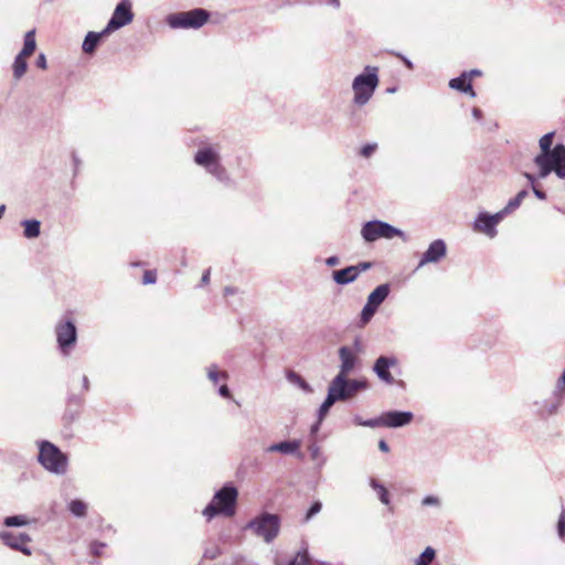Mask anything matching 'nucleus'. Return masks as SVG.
Masks as SVG:
<instances>
[{
    "instance_id": "ea45409f",
    "label": "nucleus",
    "mask_w": 565,
    "mask_h": 565,
    "mask_svg": "<svg viewBox=\"0 0 565 565\" xmlns=\"http://www.w3.org/2000/svg\"><path fill=\"white\" fill-rule=\"evenodd\" d=\"M84 404V397L74 393H70L66 399V406L81 411Z\"/></svg>"
},
{
    "instance_id": "4468645a",
    "label": "nucleus",
    "mask_w": 565,
    "mask_h": 565,
    "mask_svg": "<svg viewBox=\"0 0 565 565\" xmlns=\"http://www.w3.org/2000/svg\"><path fill=\"white\" fill-rule=\"evenodd\" d=\"M540 154L545 156L547 162L554 167V173L559 179L565 180V145L558 142L553 147L552 151Z\"/></svg>"
},
{
    "instance_id": "dca6fc26",
    "label": "nucleus",
    "mask_w": 565,
    "mask_h": 565,
    "mask_svg": "<svg viewBox=\"0 0 565 565\" xmlns=\"http://www.w3.org/2000/svg\"><path fill=\"white\" fill-rule=\"evenodd\" d=\"M218 161H221V156L212 146H204L194 154V162L206 171Z\"/></svg>"
},
{
    "instance_id": "bf43d9fd",
    "label": "nucleus",
    "mask_w": 565,
    "mask_h": 565,
    "mask_svg": "<svg viewBox=\"0 0 565 565\" xmlns=\"http://www.w3.org/2000/svg\"><path fill=\"white\" fill-rule=\"evenodd\" d=\"M309 451L313 460L317 459L321 454L320 447L317 444H311L309 446Z\"/></svg>"
},
{
    "instance_id": "a211bd4d",
    "label": "nucleus",
    "mask_w": 565,
    "mask_h": 565,
    "mask_svg": "<svg viewBox=\"0 0 565 565\" xmlns=\"http://www.w3.org/2000/svg\"><path fill=\"white\" fill-rule=\"evenodd\" d=\"M300 447V439H286L279 443L271 444L265 449V452H280L282 455H295L298 458H302Z\"/></svg>"
},
{
    "instance_id": "c9c22d12",
    "label": "nucleus",
    "mask_w": 565,
    "mask_h": 565,
    "mask_svg": "<svg viewBox=\"0 0 565 565\" xmlns=\"http://www.w3.org/2000/svg\"><path fill=\"white\" fill-rule=\"evenodd\" d=\"M435 557L436 550L431 546H427L415 559V565H431Z\"/></svg>"
},
{
    "instance_id": "39448f33",
    "label": "nucleus",
    "mask_w": 565,
    "mask_h": 565,
    "mask_svg": "<svg viewBox=\"0 0 565 565\" xmlns=\"http://www.w3.org/2000/svg\"><path fill=\"white\" fill-rule=\"evenodd\" d=\"M280 518L278 514L262 512L252 519L246 525V530H252L253 533L262 537L266 543L273 542L280 530Z\"/></svg>"
},
{
    "instance_id": "a878e982",
    "label": "nucleus",
    "mask_w": 565,
    "mask_h": 565,
    "mask_svg": "<svg viewBox=\"0 0 565 565\" xmlns=\"http://www.w3.org/2000/svg\"><path fill=\"white\" fill-rule=\"evenodd\" d=\"M337 402H339V399L335 397L333 391H331L328 387L327 396H326L324 401L321 403V405L319 406V408L317 411V417H319L320 420H324V418L328 416L331 407Z\"/></svg>"
},
{
    "instance_id": "6e6d98bb",
    "label": "nucleus",
    "mask_w": 565,
    "mask_h": 565,
    "mask_svg": "<svg viewBox=\"0 0 565 565\" xmlns=\"http://www.w3.org/2000/svg\"><path fill=\"white\" fill-rule=\"evenodd\" d=\"M35 65L41 70H45L47 67L46 56L44 53H40L38 55Z\"/></svg>"
},
{
    "instance_id": "393cba45",
    "label": "nucleus",
    "mask_w": 565,
    "mask_h": 565,
    "mask_svg": "<svg viewBox=\"0 0 565 565\" xmlns=\"http://www.w3.org/2000/svg\"><path fill=\"white\" fill-rule=\"evenodd\" d=\"M324 562L311 558L308 548H302L288 562L287 565H324Z\"/></svg>"
},
{
    "instance_id": "f704fd0d",
    "label": "nucleus",
    "mask_w": 565,
    "mask_h": 565,
    "mask_svg": "<svg viewBox=\"0 0 565 565\" xmlns=\"http://www.w3.org/2000/svg\"><path fill=\"white\" fill-rule=\"evenodd\" d=\"M29 518L24 514L9 515L3 519V525L7 527H21L28 525Z\"/></svg>"
},
{
    "instance_id": "c85d7f7f",
    "label": "nucleus",
    "mask_w": 565,
    "mask_h": 565,
    "mask_svg": "<svg viewBox=\"0 0 565 565\" xmlns=\"http://www.w3.org/2000/svg\"><path fill=\"white\" fill-rule=\"evenodd\" d=\"M369 484L377 493L379 500L383 504L388 505L391 503L390 492L383 483L374 478H371Z\"/></svg>"
},
{
    "instance_id": "0e129e2a",
    "label": "nucleus",
    "mask_w": 565,
    "mask_h": 565,
    "mask_svg": "<svg viewBox=\"0 0 565 565\" xmlns=\"http://www.w3.org/2000/svg\"><path fill=\"white\" fill-rule=\"evenodd\" d=\"M467 76V78H470V81L472 79V77H476V76H481L482 72L478 68H472L470 71H465L463 72Z\"/></svg>"
},
{
    "instance_id": "9b49d317",
    "label": "nucleus",
    "mask_w": 565,
    "mask_h": 565,
    "mask_svg": "<svg viewBox=\"0 0 565 565\" xmlns=\"http://www.w3.org/2000/svg\"><path fill=\"white\" fill-rule=\"evenodd\" d=\"M397 364L398 360L395 355H380L374 361L372 370L383 383L391 385L395 380L390 370L397 366Z\"/></svg>"
},
{
    "instance_id": "4be33fe9",
    "label": "nucleus",
    "mask_w": 565,
    "mask_h": 565,
    "mask_svg": "<svg viewBox=\"0 0 565 565\" xmlns=\"http://www.w3.org/2000/svg\"><path fill=\"white\" fill-rule=\"evenodd\" d=\"M390 292H391V285L388 282L381 284L377 287H375L374 290H372L370 292V295L367 296L366 302L370 303L372 307L379 309L380 306L388 297Z\"/></svg>"
},
{
    "instance_id": "b1692460",
    "label": "nucleus",
    "mask_w": 565,
    "mask_h": 565,
    "mask_svg": "<svg viewBox=\"0 0 565 565\" xmlns=\"http://www.w3.org/2000/svg\"><path fill=\"white\" fill-rule=\"evenodd\" d=\"M23 227V236L28 239H33L41 234V222L36 218H28L21 222Z\"/></svg>"
},
{
    "instance_id": "6e6552de",
    "label": "nucleus",
    "mask_w": 565,
    "mask_h": 565,
    "mask_svg": "<svg viewBox=\"0 0 565 565\" xmlns=\"http://www.w3.org/2000/svg\"><path fill=\"white\" fill-rule=\"evenodd\" d=\"M57 348L62 355L68 356L77 342V327L72 319H62L55 326Z\"/></svg>"
},
{
    "instance_id": "680f3d73",
    "label": "nucleus",
    "mask_w": 565,
    "mask_h": 565,
    "mask_svg": "<svg viewBox=\"0 0 565 565\" xmlns=\"http://www.w3.org/2000/svg\"><path fill=\"white\" fill-rule=\"evenodd\" d=\"M322 422L323 420H320L319 417H317V420L310 427V435H316L320 430Z\"/></svg>"
},
{
    "instance_id": "864d4df0",
    "label": "nucleus",
    "mask_w": 565,
    "mask_h": 565,
    "mask_svg": "<svg viewBox=\"0 0 565 565\" xmlns=\"http://www.w3.org/2000/svg\"><path fill=\"white\" fill-rule=\"evenodd\" d=\"M232 565H257V563H255L254 561L248 559L244 556L238 555L233 558Z\"/></svg>"
},
{
    "instance_id": "5701e85b",
    "label": "nucleus",
    "mask_w": 565,
    "mask_h": 565,
    "mask_svg": "<svg viewBox=\"0 0 565 565\" xmlns=\"http://www.w3.org/2000/svg\"><path fill=\"white\" fill-rule=\"evenodd\" d=\"M448 85L451 89L468 94L470 97H476L470 78H467L463 72L458 77L451 78Z\"/></svg>"
},
{
    "instance_id": "052dcab7",
    "label": "nucleus",
    "mask_w": 565,
    "mask_h": 565,
    "mask_svg": "<svg viewBox=\"0 0 565 565\" xmlns=\"http://www.w3.org/2000/svg\"><path fill=\"white\" fill-rule=\"evenodd\" d=\"M532 191L534 193V195L539 199V200H546V192L536 188L535 185L532 186Z\"/></svg>"
},
{
    "instance_id": "4d7b16f0",
    "label": "nucleus",
    "mask_w": 565,
    "mask_h": 565,
    "mask_svg": "<svg viewBox=\"0 0 565 565\" xmlns=\"http://www.w3.org/2000/svg\"><path fill=\"white\" fill-rule=\"evenodd\" d=\"M354 266H355L356 271H359V275H360L361 273L369 270L373 266V264L371 262H361Z\"/></svg>"
},
{
    "instance_id": "e433bc0d",
    "label": "nucleus",
    "mask_w": 565,
    "mask_h": 565,
    "mask_svg": "<svg viewBox=\"0 0 565 565\" xmlns=\"http://www.w3.org/2000/svg\"><path fill=\"white\" fill-rule=\"evenodd\" d=\"M529 195V191L526 189L521 190L514 198L510 199L507 203L505 207L507 211L510 213L518 209L522 201Z\"/></svg>"
},
{
    "instance_id": "6ab92c4d",
    "label": "nucleus",
    "mask_w": 565,
    "mask_h": 565,
    "mask_svg": "<svg viewBox=\"0 0 565 565\" xmlns=\"http://www.w3.org/2000/svg\"><path fill=\"white\" fill-rule=\"evenodd\" d=\"M109 35L110 33H107L105 28L99 32H87L82 43L83 52L85 54L93 55L96 52L97 47L100 45L102 41Z\"/></svg>"
},
{
    "instance_id": "20e7f679",
    "label": "nucleus",
    "mask_w": 565,
    "mask_h": 565,
    "mask_svg": "<svg viewBox=\"0 0 565 565\" xmlns=\"http://www.w3.org/2000/svg\"><path fill=\"white\" fill-rule=\"evenodd\" d=\"M211 18L210 11L203 8H195L189 11H179L170 13L166 18L167 24L171 29H194L202 28Z\"/></svg>"
},
{
    "instance_id": "a18cd8bd",
    "label": "nucleus",
    "mask_w": 565,
    "mask_h": 565,
    "mask_svg": "<svg viewBox=\"0 0 565 565\" xmlns=\"http://www.w3.org/2000/svg\"><path fill=\"white\" fill-rule=\"evenodd\" d=\"M107 546L105 542L95 540L89 543V553L93 556H100L103 554V550Z\"/></svg>"
},
{
    "instance_id": "7c9ffc66",
    "label": "nucleus",
    "mask_w": 565,
    "mask_h": 565,
    "mask_svg": "<svg viewBox=\"0 0 565 565\" xmlns=\"http://www.w3.org/2000/svg\"><path fill=\"white\" fill-rule=\"evenodd\" d=\"M206 172L212 174L218 182L225 185H230L232 182L226 169L223 167L221 161L210 168Z\"/></svg>"
},
{
    "instance_id": "37998d69",
    "label": "nucleus",
    "mask_w": 565,
    "mask_h": 565,
    "mask_svg": "<svg viewBox=\"0 0 565 565\" xmlns=\"http://www.w3.org/2000/svg\"><path fill=\"white\" fill-rule=\"evenodd\" d=\"M557 535L562 541H565V508L562 507V511L559 513L557 524H556Z\"/></svg>"
},
{
    "instance_id": "c03bdc74",
    "label": "nucleus",
    "mask_w": 565,
    "mask_h": 565,
    "mask_svg": "<svg viewBox=\"0 0 565 565\" xmlns=\"http://www.w3.org/2000/svg\"><path fill=\"white\" fill-rule=\"evenodd\" d=\"M376 311V308L372 307L370 303L366 302L361 311V321L363 323H367L373 318Z\"/></svg>"
},
{
    "instance_id": "f257e3e1",
    "label": "nucleus",
    "mask_w": 565,
    "mask_h": 565,
    "mask_svg": "<svg viewBox=\"0 0 565 565\" xmlns=\"http://www.w3.org/2000/svg\"><path fill=\"white\" fill-rule=\"evenodd\" d=\"M238 490L233 482H225L215 491L211 502L203 509L202 514L207 521L217 515L233 516L236 513Z\"/></svg>"
},
{
    "instance_id": "58836bf2",
    "label": "nucleus",
    "mask_w": 565,
    "mask_h": 565,
    "mask_svg": "<svg viewBox=\"0 0 565 565\" xmlns=\"http://www.w3.org/2000/svg\"><path fill=\"white\" fill-rule=\"evenodd\" d=\"M553 138H554V132H547L540 138L541 153H547V152L552 151Z\"/></svg>"
},
{
    "instance_id": "774afa93",
    "label": "nucleus",
    "mask_w": 565,
    "mask_h": 565,
    "mask_svg": "<svg viewBox=\"0 0 565 565\" xmlns=\"http://www.w3.org/2000/svg\"><path fill=\"white\" fill-rule=\"evenodd\" d=\"M471 113H472V117L478 121L481 120L483 117L482 110L478 107H473Z\"/></svg>"
},
{
    "instance_id": "423d86ee",
    "label": "nucleus",
    "mask_w": 565,
    "mask_h": 565,
    "mask_svg": "<svg viewBox=\"0 0 565 565\" xmlns=\"http://www.w3.org/2000/svg\"><path fill=\"white\" fill-rule=\"evenodd\" d=\"M329 388L333 391L339 402H345L353 398L359 392L369 388L366 379H350L342 374H337L329 384Z\"/></svg>"
},
{
    "instance_id": "9d476101",
    "label": "nucleus",
    "mask_w": 565,
    "mask_h": 565,
    "mask_svg": "<svg viewBox=\"0 0 565 565\" xmlns=\"http://www.w3.org/2000/svg\"><path fill=\"white\" fill-rule=\"evenodd\" d=\"M0 540L6 546L13 551H18L25 556L32 555V550L28 546V543L31 542L32 539L26 533L14 534L10 531H1Z\"/></svg>"
},
{
    "instance_id": "09e8293b",
    "label": "nucleus",
    "mask_w": 565,
    "mask_h": 565,
    "mask_svg": "<svg viewBox=\"0 0 565 565\" xmlns=\"http://www.w3.org/2000/svg\"><path fill=\"white\" fill-rule=\"evenodd\" d=\"M221 553H222V551L218 546H212V547L205 548V551L203 553V557L206 559H215L216 557H218L221 555Z\"/></svg>"
},
{
    "instance_id": "f8f14e48",
    "label": "nucleus",
    "mask_w": 565,
    "mask_h": 565,
    "mask_svg": "<svg viewBox=\"0 0 565 565\" xmlns=\"http://www.w3.org/2000/svg\"><path fill=\"white\" fill-rule=\"evenodd\" d=\"M565 396L564 394H558L553 391L552 395L548 398L542 401H535V414L541 418H546L548 416L555 415L558 412V408L563 404Z\"/></svg>"
},
{
    "instance_id": "49530a36",
    "label": "nucleus",
    "mask_w": 565,
    "mask_h": 565,
    "mask_svg": "<svg viewBox=\"0 0 565 565\" xmlns=\"http://www.w3.org/2000/svg\"><path fill=\"white\" fill-rule=\"evenodd\" d=\"M422 505L423 507H434V508H440L441 507V500L439 497L429 494L422 499Z\"/></svg>"
},
{
    "instance_id": "de8ad7c7",
    "label": "nucleus",
    "mask_w": 565,
    "mask_h": 565,
    "mask_svg": "<svg viewBox=\"0 0 565 565\" xmlns=\"http://www.w3.org/2000/svg\"><path fill=\"white\" fill-rule=\"evenodd\" d=\"M376 149H377V143H375V142L365 143L364 146H362L360 148L359 153L363 158H370L371 156H373V153L376 151Z\"/></svg>"
},
{
    "instance_id": "c756f323",
    "label": "nucleus",
    "mask_w": 565,
    "mask_h": 565,
    "mask_svg": "<svg viewBox=\"0 0 565 565\" xmlns=\"http://www.w3.org/2000/svg\"><path fill=\"white\" fill-rule=\"evenodd\" d=\"M353 423L356 426H363V427H370V428H376L384 426L385 427V417L384 413H382L379 417L363 419L360 415H355L353 417Z\"/></svg>"
},
{
    "instance_id": "72a5a7b5",
    "label": "nucleus",
    "mask_w": 565,
    "mask_h": 565,
    "mask_svg": "<svg viewBox=\"0 0 565 565\" xmlns=\"http://www.w3.org/2000/svg\"><path fill=\"white\" fill-rule=\"evenodd\" d=\"M534 163L539 167V178L541 179H545L551 172H554V167L547 162L545 156H541L540 153L535 156Z\"/></svg>"
},
{
    "instance_id": "a19ab883",
    "label": "nucleus",
    "mask_w": 565,
    "mask_h": 565,
    "mask_svg": "<svg viewBox=\"0 0 565 565\" xmlns=\"http://www.w3.org/2000/svg\"><path fill=\"white\" fill-rule=\"evenodd\" d=\"M227 376H228L227 373H225V372L221 373L217 370V366L215 364L211 365L207 369V377L214 384H216L218 382L220 377L227 379Z\"/></svg>"
},
{
    "instance_id": "603ef678",
    "label": "nucleus",
    "mask_w": 565,
    "mask_h": 565,
    "mask_svg": "<svg viewBox=\"0 0 565 565\" xmlns=\"http://www.w3.org/2000/svg\"><path fill=\"white\" fill-rule=\"evenodd\" d=\"M554 391L557 392L558 394H564V396H565V370L563 371L562 375L557 380Z\"/></svg>"
},
{
    "instance_id": "412c9836",
    "label": "nucleus",
    "mask_w": 565,
    "mask_h": 565,
    "mask_svg": "<svg viewBox=\"0 0 565 565\" xmlns=\"http://www.w3.org/2000/svg\"><path fill=\"white\" fill-rule=\"evenodd\" d=\"M358 277L359 271H356L355 266L353 265L332 271L333 281L340 286L349 285L355 281Z\"/></svg>"
},
{
    "instance_id": "7ed1b4c3",
    "label": "nucleus",
    "mask_w": 565,
    "mask_h": 565,
    "mask_svg": "<svg viewBox=\"0 0 565 565\" xmlns=\"http://www.w3.org/2000/svg\"><path fill=\"white\" fill-rule=\"evenodd\" d=\"M380 83L379 68L366 65L362 73L356 75L352 82L354 92L353 103L358 106H364L374 95Z\"/></svg>"
},
{
    "instance_id": "ddd939ff",
    "label": "nucleus",
    "mask_w": 565,
    "mask_h": 565,
    "mask_svg": "<svg viewBox=\"0 0 565 565\" xmlns=\"http://www.w3.org/2000/svg\"><path fill=\"white\" fill-rule=\"evenodd\" d=\"M447 254V245L446 242L441 238H437L433 241L428 248L423 253L420 260L417 265V268H420L430 263H438Z\"/></svg>"
},
{
    "instance_id": "3c124183",
    "label": "nucleus",
    "mask_w": 565,
    "mask_h": 565,
    "mask_svg": "<svg viewBox=\"0 0 565 565\" xmlns=\"http://www.w3.org/2000/svg\"><path fill=\"white\" fill-rule=\"evenodd\" d=\"M510 212L507 211V207L504 206L501 211L490 214V217L494 221V227L497 228V225L503 220V217L509 214Z\"/></svg>"
},
{
    "instance_id": "f3484780",
    "label": "nucleus",
    "mask_w": 565,
    "mask_h": 565,
    "mask_svg": "<svg viewBox=\"0 0 565 565\" xmlns=\"http://www.w3.org/2000/svg\"><path fill=\"white\" fill-rule=\"evenodd\" d=\"M340 370L338 374L348 376L356 366L358 355L350 347L342 345L339 348Z\"/></svg>"
},
{
    "instance_id": "8fccbe9b",
    "label": "nucleus",
    "mask_w": 565,
    "mask_h": 565,
    "mask_svg": "<svg viewBox=\"0 0 565 565\" xmlns=\"http://www.w3.org/2000/svg\"><path fill=\"white\" fill-rule=\"evenodd\" d=\"M157 281V271L156 270H146L142 276L143 285H152Z\"/></svg>"
},
{
    "instance_id": "338daca9",
    "label": "nucleus",
    "mask_w": 565,
    "mask_h": 565,
    "mask_svg": "<svg viewBox=\"0 0 565 565\" xmlns=\"http://www.w3.org/2000/svg\"><path fill=\"white\" fill-rule=\"evenodd\" d=\"M210 276H211V269L207 268L203 271L202 274V277H201V285H206L209 284L210 281Z\"/></svg>"
},
{
    "instance_id": "aec40b11",
    "label": "nucleus",
    "mask_w": 565,
    "mask_h": 565,
    "mask_svg": "<svg viewBox=\"0 0 565 565\" xmlns=\"http://www.w3.org/2000/svg\"><path fill=\"white\" fill-rule=\"evenodd\" d=\"M473 228L475 231L487 234L489 237H494L497 235L494 221L492 217H490V213L488 212L478 213L473 221Z\"/></svg>"
},
{
    "instance_id": "1a4fd4ad",
    "label": "nucleus",
    "mask_w": 565,
    "mask_h": 565,
    "mask_svg": "<svg viewBox=\"0 0 565 565\" xmlns=\"http://www.w3.org/2000/svg\"><path fill=\"white\" fill-rule=\"evenodd\" d=\"M132 3L130 0H119L116 4L115 10L108 20L105 29L107 33H114L115 31L128 25L134 20Z\"/></svg>"
},
{
    "instance_id": "cd10ccee",
    "label": "nucleus",
    "mask_w": 565,
    "mask_h": 565,
    "mask_svg": "<svg viewBox=\"0 0 565 565\" xmlns=\"http://www.w3.org/2000/svg\"><path fill=\"white\" fill-rule=\"evenodd\" d=\"M67 510L75 518L83 519L87 515L88 505L81 499H73L68 502Z\"/></svg>"
},
{
    "instance_id": "5fc2aeb1",
    "label": "nucleus",
    "mask_w": 565,
    "mask_h": 565,
    "mask_svg": "<svg viewBox=\"0 0 565 565\" xmlns=\"http://www.w3.org/2000/svg\"><path fill=\"white\" fill-rule=\"evenodd\" d=\"M392 54L395 55L396 57H398L408 70H413L414 68L413 62L408 57L403 55L402 53H399V52H392Z\"/></svg>"
},
{
    "instance_id": "473e14b6",
    "label": "nucleus",
    "mask_w": 565,
    "mask_h": 565,
    "mask_svg": "<svg viewBox=\"0 0 565 565\" xmlns=\"http://www.w3.org/2000/svg\"><path fill=\"white\" fill-rule=\"evenodd\" d=\"M35 50H36L35 30L33 29L25 33L24 41H23V47L19 53H21L22 55L30 56L34 53Z\"/></svg>"
},
{
    "instance_id": "79ce46f5",
    "label": "nucleus",
    "mask_w": 565,
    "mask_h": 565,
    "mask_svg": "<svg viewBox=\"0 0 565 565\" xmlns=\"http://www.w3.org/2000/svg\"><path fill=\"white\" fill-rule=\"evenodd\" d=\"M78 415H79V411L66 406L62 419L65 425H71L72 423H74L77 419Z\"/></svg>"
},
{
    "instance_id": "f03ea898",
    "label": "nucleus",
    "mask_w": 565,
    "mask_h": 565,
    "mask_svg": "<svg viewBox=\"0 0 565 565\" xmlns=\"http://www.w3.org/2000/svg\"><path fill=\"white\" fill-rule=\"evenodd\" d=\"M39 463L49 472L63 476L67 471L68 457L55 444L49 440L38 441Z\"/></svg>"
},
{
    "instance_id": "0eeeda50",
    "label": "nucleus",
    "mask_w": 565,
    "mask_h": 565,
    "mask_svg": "<svg viewBox=\"0 0 565 565\" xmlns=\"http://www.w3.org/2000/svg\"><path fill=\"white\" fill-rule=\"evenodd\" d=\"M361 236L365 243H373L380 238L392 239L395 236L405 241V234L402 230L380 220L365 222L361 228Z\"/></svg>"
},
{
    "instance_id": "bb28decb",
    "label": "nucleus",
    "mask_w": 565,
    "mask_h": 565,
    "mask_svg": "<svg viewBox=\"0 0 565 565\" xmlns=\"http://www.w3.org/2000/svg\"><path fill=\"white\" fill-rule=\"evenodd\" d=\"M286 379L289 383L298 386L301 391H303L307 394L313 392L312 386L299 373L295 371H288L286 373Z\"/></svg>"
},
{
    "instance_id": "2f4dec72",
    "label": "nucleus",
    "mask_w": 565,
    "mask_h": 565,
    "mask_svg": "<svg viewBox=\"0 0 565 565\" xmlns=\"http://www.w3.org/2000/svg\"><path fill=\"white\" fill-rule=\"evenodd\" d=\"M29 56L22 55L19 53L13 61L12 70H13V76L15 79H20L28 70V58Z\"/></svg>"
},
{
    "instance_id": "69168bd1",
    "label": "nucleus",
    "mask_w": 565,
    "mask_h": 565,
    "mask_svg": "<svg viewBox=\"0 0 565 565\" xmlns=\"http://www.w3.org/2000/svg\"><path fill=\"white\" fill-rule=\"evenodd\" d=\"M72 160H73V164H74V174H76L82 161L78 158V156L76 154V152H72Z\"/></svg>"
},
{
    "instance_id": "2eb2a0df",
    "label": "nucleus",
    "mask_w": 565,
    "mask_h": 565,
    "mask_svg": "<svg viewBox=\"0 0 565 565\" xmlns=\"http://www.w3.org/2000/svg\"><path fill=\"white\" fill-rule=\"evenodd\" d=\"M385 427L401 428L409 425L414 419V413L411 411H387L384 412Z\"/></svg>"
},
{
    "instance_id": "e2e57ef3",
    "label": "nucleus",
    "mask_w": 565,
    "mask_h": 565,
    "mask_svg": "<svg viewBox=\"0 0 565 565\" xmlns=\"http://www.w3.org/2000/svg\"><path fill=\"white\" fill-rule=\"evenodd\" d=\"M324 263L327 266L333 267L340 263V259L338 256L333 255V256L328 257Z\"/></svg>"
},
{
    "instance_id": "13d9d810",
    "label": "nucleus",
    "mask_w": 565,
    "mask_h": 565,
    "mask_svg": "<svg viewBox=\"0 0 565 565\" xmlns=\"http://www.w3.org/2000/svg\"><path fill=\"white\" fill-rule=\"evenodd\" d=\"M217 392H218L220 396H222L223 398H231L232 397L231 390H230V387L226 384L221 385L218 387Z\"/></svg>"
},
{
    "instance_id": "4c0bfd02",
    "label": "nucleus",
    "mask_w": 565,
    "mask_h": 565,
    "mask_svg": "<svg viewBox=\"0 0 565 565\" xmlns=\"http://www.w3.org/2000/svg\"><path fill=\"white\" fill-rule=\"evenodd\" d=\"M321 509L322 502L320 500H315L308 508L303 518V522H309L313 516H316L321 511Z\"/></svg>"
}]
</instances>
